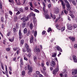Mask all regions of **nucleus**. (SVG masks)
Segmentation results:
<instances>
[{"instance_id":"obj_23","label":"nucleus","mask_w":77,"mask_h":77,"mask_svg":"<svg viewBox=\"0 0 77 77\" xmlns=\"http://www.w3.org/2000/svg\"><path fill=\"white\" fill-rule=\"evenodd\" d=\"M45 17L46 19H48V18H49V15L48 14H46L45 16Z\"/></svg>"},{"instance_id":"obj_1","label":"nucleus","mask_w":77,"mask_h":77,"mask_svg":"<svg viewBox=\"0 0 77 77\" xmlns=\"http://www.w3.org/2000/svg\"><path fill=\"white\" fill-rule=\"evenodd\" d=\"M65 2L66 3V6L67 8V11H70V9H71V5H70V4H69V2L67 1V0H65Z\"/></svg>"},{"instance_id":"obj_21","label":"nucleus","mask_w":77,"mask_h":77,"mask_svg":"<svg viewBox=\"0 0 77 77\" xmlns=\"http://www.w3.org/2000/svg\"><path fill=\"white\" fill-rule=\"evenodd\" d=\"M25 47L26 49H28L29 48V45H28L27 44H25Z\"/></svg>"},{"instance_id":"obj_48","label":"nucleus","mask_w":77,"mask_h":77,"mask_svg":"<svg viewBox=\"0 0 77 77\" xmlns=\"http://www.w3.org/2000/svg\"><path fill=\"white\" fill-rule=\"evenodd\" d=\"M1 21L2 22H3L4 21V18L2 17H1Z\"/></svg>"},{"instance_id":"obj_5","label":"nucleus","mask_w":77,"mask_h":77,"mask_svg":"<svg viewBox=\"0 0 77 77\" xmlns=\"http://www.w3.org/2000/svg\"><path fill=\"white\" fill-rule=\"evenodd\" d=\"M59 71V67H57L56 69L54 70L53 71V74L54 75H56V73L58 72Z\"/></svg>"},{"instance_id":"obj_33","label":"nucleus","mask_w":77,"mask_h":77,"mask_svg":"<svg viewBox=\"0 0 77 77\" xmlns=\"http://www.w3.org/2000/svg\"><path fill=\"white\" fill-rule=\"evenodd\" d=\"M26 23L25 22L23 23L22 24V27L23 28H24V27L26 26Z\"/></svg>"},{"instance_id":"obj_61","label":"nucleus","mask_w":77,"mask_h":77,"mask_svg":"<svg viewBox=\"0 0 77 77\" xmlns=\"http://www.w3.org/2000/svg\"><path fill=\"white\" fill-rule=\"evenodd\" d=\"M26 2V0H23V4H25Z\"/></svg>"},{"instance_id":"obj_32","label":"nucleus","mask_w":77,"mask_h":77,"mask_svg":"<svg viewBox=\"0 0 77 77\" xmlns=\"http://www.w3.org/2000/svg\"><path fill=\"white\" fill-rule=\"evenodd\" d=\"M30 31H28L27 33V36H29V35H30Z\"/></svg>"},{"instance_id":"obj_2","label":"nucleus","mask_w":77,"mask_h":77,"mask_svg":"<svg viewBox=\"0 0 77 77\" xmlns=\"http://www.w3.org/2000/svg\"><path fill=\"white\" fill-rule=\"evenodd\" d=\"M27 69L29 70L28 71V74L29 75L31 74V73L32 72V71L33 70V67L31 66H30L29 65H28L27 66Z\"/></svg>"},{"instance_id":"obj_8","label":"nucleus","mask_w":77,"mask_h":77,"mask_svg":"<svg viewBox=\"0 0 77 77\" xmlns=\"http://www.w3.org/2000/svg\"><path fill=\"white\" fill-rule=\"evenodd\" d=\"M69 14L71 17L72 18H75V17H74V16L73 15V14H72V11H69Z\"/></svg>"},{"instance_id":"obj_12","label":"nucleus","mask_w":77,"mask_h":77,"mask_svg":"<svg viewBox=\"0 0 77 77\" xmlns=\"http://www.w3.org/2000/svg\"><path fill=\"white\" fill-rule=\"evenodd\" d=\"M34 51L36 53H39L40 51L39 48H38L37 47H35V51Z\"/></svg>"},{"instance_id":"obj_7","label":"nucleus","mask_w":77,"mask_h":77,"mask_svg":"<svg viewBox=\"0 0 77 77\" xmlns=\"http://www.w3.org/2000/svg\"><path fill=\"white\" fill-rule=\"evenodd\" d=\"M59 9L58 8H55V9L54 10V12L55 14H57L58 13H59Z\"/></svg>"},{"instance_id":"obj_58","label":"nucleus","mask_w":77,"mask_h":77,"mask_svg":"<svg viewBox=\"0 0 77 77\" xmlns=\"http://www.w3.org/2000/svg\"><path fill=\"white\" fill-rule=\"evenodd\" d=\"M13 30L14 32H16V28H13Z\"/></svg>"},{"instance_id":"obj_53","label":"nucleus","mask_w":77,"mask_h":77,"mask_svg":"<svg viewBox=\"0 0 77 77\" xmlns=\"http://www.w3.org/2000/svg\"><path fill=\"white\" fill-rule=\"evenodd\" d=\"M43 74L45 76H46V75H47V73H46V72H43Z\"/></svg>"},{"instance_id":"obj_36","label":"nucleus","mask_w":77,"mask_h":77,"mask_svg":"<svg viewBox=\"0 0 77 77\" xmlns=\"http://www.w3.org/2000/svg\"><path fill=\"white\" fill-rule=\"evenodd\" d=\"M25 71L24 70H23L22 72V75H25Z\"/></svg>"},{"instance_id":"obj_4","label":"nucleus","mask_w":77,"mask_h":77,"mask_svg":"<svg viewBox=\"0 0 77 77\" xmlns=\"http://www.w3.org/2000/svg\"><path fill=\"white\" fill-rule=\"evenodd\" d=\"M67 26L68 27L67 29L69 30H72V29H73V26H72V24H70L69 25V24H67Z\"/></svg>"},{"instance_id":"obj_57","label":"nucleus","mask_w":77,"mask_h":77,"mask_svg":"<svg viewBox=\"0 0 77 77\" xmlns=\"http://www.w3.org/2000/svg\"><path fill=\"white\" fill-rule=\"evenodd\" d=\"M9 69L10 71H12V67L11 66H10L9 67Z\"/></svg>"},{"instance_id":"obj_41","label":"nucleus","mask_w":77,"mask_h":77,"mask_svg":"<svg viewBox=\"0 0 77 77\" xmlns=\"http://www.w3.org/2000/svg\"><path fill=\"white\" fill-rule=\"evenodd\" d=\"M26 49H27V52H31V50L30 49L28 48Z\"/></svg>"},{"instance_id":"obj_63","label":"nucleus","mask_w":77,"mask_h":77,"mask_svg":"<svg viewBox=\"0 0 77 77\" xmlns=\"http://www.w3.org/2000/svg\"><path fill=\"white\" fill-rule=\"evenodd\" d=\"M39 77H44V76H43V75L40 74L39 75Z\"/></svg>"},{"instance_id":"obj_19","label":"nucleus","mask_w":77,"mask_h":77,"mask_svg":"<svg viewBox=\"0 0 77 77\" xmlns=\"http://www.w3.org/2000/svg\"><path fill=\"white\" fill-rule=\"evenodd\" d=\"M14 39H15V38L14 37H13L12 38H10L9 41H10V42H13V41H14Z\"/></svg>"},{"instance_id":"obj_47","label":"nucleus","mask_w":77,"mask_h":77,"mask_svg":"<svg viewBox=\"0 0 77 77\" xmlns=\"http://www.w3.org/2000/svg\"><path fill=\"white\" fill-rule=\"evenodd\" d=\"M6 50L7 51H10V50H11V49H10V48H6Z\"/></svg>"},{"instance_id":"obj_51","label":"nucleus","mask_w":77,"mask_h":77,"mask_svg":"<svg viewBox=\"0 0 77 77\" xmlns=\"http://www.w3.org/2000/svg\"><path fill=\"white\" fill-rule=\"evenodd\" d=\"M74 48H77V44H75L74 45Z\"/></svg>"},{"instance_id":"obj_44","label":"nucleus","mask_w":77,"mask_h":77,"mask_svg":"<svg viewBox=\"0 0 77 77\" xmlns=\"http://www.w3.org/2000/svg\"><path fill=\"white\" fill-rule=\"evenodd\" d=\"M35 73L37 75H39V74H40V72H39V71H36L35 72Z\"/></svg>"},{"instance_id":"obj_59","label":"nucleus","mask_w":77,"mask_h":77,"mask_svg":"<svg viewBox=\"0 0 77 77\" xmlns=\"http://www.w3.org/2000/svg\"><path fill=\"white\" fill-rule=\"evenodd\" d=\"M24 60H26V61H27V60H28V59L26 57H24Z\"/></svg>"},{"instance_id":"obj_28","label":"nucleus","mask_w":77,"mask_h":77,"mask_svg":"<svg viewBox=\"0 0 77 77\" xmlns=\"http://www.w3.org/2000/svg\"><path fill=\"white\" fill-rule=\"evenodd\" d=\"M72 3L74 5H76V3H75V2L74 0H72Z\"/></svg>"},{"instance_id":"obj_39","label":"nucleus","mask_w":77,"mask_h":77,"mask_svg":"<svg viewBox=\"0 0 77 77\" xmlns=\"http://www.w3.org/2000/svg\"><path fill=\"white\" fill-rule=\"evenodd\" d=\"M2 3L1 2L0 3V9H2Z\"/></svg>"},{"instance_id":"obj_45","label":"nucleus","mask_w":77,"mask_h":77,"mask_svg":"<svg viewBox=\"0 0 77 77\" xmlns=\"http://www.w3.org/2000/svg\"><path fill=\"white\" fill-rule=\"evenodd\" d=\"M73 27L75 28H76L77 27V25L75 24H73Z\"/></svg>"},{"instance_id":"obj_64","label":"nucleus","mask_w":77,"mask_h":77,"mask_svg":"<svg viewBox=\"0 0 77 77\" xmlns=\"http://www.w3.org/2000/svg\"><path fill=\"white\" fill-rule=\"evenodd\" d=\"M20 14V11H18L17 13H16V15H19V14Z\"/></svg>"},{"instance_id":"obj_54","label":"nucleus","mask_w":77,"mask_h":77,"mask_svg":"<svg viewBox=\"0 0 77 77\" xmlns=\"http://www.w3.org/2000/svg\"><path fill=\"white\" fill-rule=\"evenodd\" d=\"M42 67V69H43V70H44L45 71V70H46V67H45V66H43V67Z\"/></svg>"},{"instance_id":"obj_18","label":"nucleus","mask_w":77,"mask_h":77,"mask_svg":"<svg viewBox=\"0 0 77 77\" xmlns=\"http://www.w3.org/2000/svg\"><path fill=\"white\" fill-rule=\"evenodd\" d=\"M43 10L44 12H45V13H47V12H48L47 11V10H46L45 7H43Z\"/></svg>"},{"instance_id":"obj_6","label":"nucleus","mask_w":77,"mask_h":77,"mask_svg":"<svg viewBox=\"0 0 77 77\" xmlns=\"http://www.w3.org/2000/svg\"><path fill=\"white\" fill-rule=\"evenodd\" d=\"M77 74V69H73L72 71V75H75Z\"/></svg>"},{"instance_id":"obj_10","label":"nucleus","mask_w":77,"mask_h":77,"mask_svg":"<svg viewBox=\"0 0 77 77\" xmlns=\"http://www.w3.org/2000/svg\"><path fill=\"white\" fill-rule=\"evenodd\" d=\"M72 57L74 62H77V57L75 55H73Z\"/></svg>"},{"instance_id":"obj_35","label":"nucleus","mask_w":77,"mask_h":77,"mask_svg":"<svg viewBox=\"0 0 77 77\" xmlns=\"http://www.w3.org/2000/svg\"><path fill=\"white\" fill-rule=\"evenodd\" d=\"M33 11H34V12H37L38 13L39 12V10L36 9L34 10Z\"/></svg>"},{"instance_id":"obj_52","label":"nucleus","mask_w":77,"mask_h":77,"mask_svg":"<svg viewBox=\"0 0 77 77\" xmlns=\"http://www.w3.org/2000/svg\"><path fill=\"white\" fill-rule=\"evenodd\" d=\"M29 57H31V53H29V54L27 55Z\"/></svg>"},{"instance_id":"obj_30","label":"nucleus","mask_w":77,"mask_h":77,"mask_svg":"<svg viewBox=\"0 0 77 77\" xmlns=\"http://www.w3.org/2000/svg\"><path fill=\"white\" fill-rule=\"evenodd\" d=\"M16 29H18L19 28V24H18V23H17L16 24Z\"/></svg>"},{"instance_id":"obj_29","label":"nucleus","mask_w":77,"mask_h":77,"mask_svg":"<svg viewBox=\"0 0 77 77\" xmlns=\"http://www.w3.org/2000/svg\"><path fill=\"white\" fill-rule=\"evenodd\" d=\"M48 32L49 33L50 32H51V31H52V29H51V28H49L48 29Z\"/></svg>"},{"instance_id":"obj_62","label":"nucleus","mask_w":77,"mask_h":77,"mask_svg":"<svg viewBox=\"0 0 77 77\" xmlns=\"http://www.w3.org/2000/svg\"><path fill=\"white\" fill-rule=\"evenodd\" d=\"M9 13L11 15H12V12L11 11H9Z\"/></svg>"},{"instance_id":"obj_55","label":"nucleus","mask_w":77,"mask_h":77,"mask_svg":"<svg viewBox=\"0 0 77 77\" xmlns=\"http://www.w3.org/2000/svg\"><path fill=\"white\" fill-rule=\"evenodd\" d=\"M64 13L66 14H68V11L65 10H64Z\"/></svg>"},{"instance_id":"obj_15","label":"nucleus","mask_w":77,"mask_h":77,"mask_svg":"<svg viewBox=\"0 0 77 77\" xmlns=\"http://www.w3.org/2000/svg\"><path fill=\"white\" fill-rule=\"evenodd\" d=\"M30 43H33V42L34 41V39H33V37H32L30 38Z\"/></svg>"},{"instance_id":"obj_25","label":"nucleus","mask_w":77,"mask_h":77,"mask_svg":"<svg viewBox=\"0 0 77 77\" xmlns=\"http://www.w3.org/2000/svg\"><path fill=\"white\" fill-rule=\"evenodd\" d=\"M33 23H34V24H36V23H37V20H36V18H35L33 20Z\"/></svg>"},{"instance_id":"obj_17","label":"nucleus","mask_w":77,"mask_h":77,"mask_svg":"<svg viewBox=\"0 0 77 77\" xmlns=\"http://www.w3.org/2000/svg\"><path fill=\"white\" fill-rule=\"evenodd\" d=\"M61 4L63 6V9H65V4L64 3V2L63 1H61Z\"/></svg>"},{"instance_id":"obj_42","label":"nucleus","mask_w":77,"mask_h":77,"mask_svg":"<svg viewBox=\"0 0 77 77\" xmlns=\"http://www.w3.org/2000/svg\"><path fill=\"white\" fill-rule=\"evenodd\" d=\"M42 4L43 5V7H45L46 6L45 5V2H42Z\"/></svg>"},{"instance_id":"obj_40","label":"nucleus","mask_w":77,"mask_h":77,"mask_svg":"<svg viewBox=\"0 0 77 77\" xmlns=\"http://www.w3.org/2000/svg\"><path fill=\"white\" fill-rule=\"evenodd\" d=\"M37 35V32L35 31L34 32V36L35 37V36H36V35Z\"/></svg>"},{"instance_id":"obj_27","label":"nucleus","mask_w":77,"mask_h":77,"mask_svg":"<svg viewBox=\"0 0 77 77\" xmlns=\"http://www.w3.org/2000/svg\"><path fill=\"white\" fill-rule=\"evenodd\" d=\"M34 59L35 62H36L37 60V57H36V56H34Z\"/></svg>"},{"instance_id":"obj_37","label":"nucleus","mask_w":77,"mask_h":77,"mask_svg":"<svg viewBox=\"0 0 77 77\" xmlns=\"http://www.w3.org/2000/svg\"><path fill=\"white\" fill-rule=\"evenodd\" d=\"M14 20L15 22L17 21L18 20V19H17V17H15Z\"/></svg>"},{"instance_id":"obj_49","label":"nucleus","mask_w":77,"mask_h":77,"mask_svg":"<svg viewBox=\"0 0 77 77\" xmlns=\"http://www.w3.org/2000/svg\"><path fill=\"white\" fill-rule=\"evenodd\" d=\"M21 44H23L24 42V40H22L21 41Z\"/></svg>"},{"instance_id":"obj_13","label":"nucleus","mask_w":77,"mask_h":77,"mask_svg":"<svg viewBox=\"0 0 77 77\" xmlns=\"http://www.w3.org/2000/svg\"><path fill=\"white\" fill-rule=\"evenodd\" d=\"M19 35L20 39H21L22 38V35H21V31L20 30H19Z\"/></svg>"},{"instance_id":"obj_22","label":"nucleus","mask_w":77,"mask_h":77,"mask_svg":"<svg viewBox=\"0 0 77 77\" xmlns=\"http://www.w3.org/2000/svg\"><path fill=\"white\" fill-rule=\"evenodd\" d=\"M29 27H30L31 30H32V29L33 27V24H32V23H31L30 24V25H29Z\"/></svg>"},{"instance_id":"obj_20","label":"nucleus","mask_w":77,"mask_h":77,"mask_svg":"<svg viewBox=\"0 0 77 77\" xmlns=\"http://www.w3.org/2000/svg\"><path fill=\"white\" fill-rule=\"evenodd\" d=\"M51 17H52L53 20H54L56 18V17L54 15H52V14H51Z\"/></svg>"},{"instance_id":"obj_60","label":"nucleus","mask_w":77,"mask_h":77,"mask_svg":"<svg viewBox=\"0 0 77 77\" xmlns=\"http://www.w3.org/2000/svg\"><path fill=\"white\" fill-rule=\"evenodd\" d=\"M45 31H43L42 32V35H45Z\"/></svg>"},{"instance_id":"obj_16","label":"nucleus","mask_w":77,"mask_h":77,"mask_svg":"<svg viewBox=\"0 0 77 77\" xmlns=\"http://www.w3.org/2000/svg\"><path fill=\"white\" fill-rule=\"evenodd\" d=\"M67 74V72H66V71H64L63 72V75L64 76V77H67L68 75H67L66 74Z\"/></svg>"},{"instance_id":"obj_24","label":"nucleus","mask_w":77,"mask_h":77,"mask_svg":"<svg viewBox=\"0 0 77 77\" xmlns=\"http://www.w3.org/2000/svg\"><path fill=\"white\" fill-rule=\"evenodd\" d=\"M30 17H35V14L33 13H31L29 14Z\"/></svg>"},{"instance_id":"obj_26","label":"nucleus","mask_w":77,"mask_h":77,"mask_svg":"<svg viewBox=\"0 0 77 77\" xmlns=\"http://www.w3.org/2000/svg\"><path fill=\"white\" fill-rule=\"evenodd\" d=\"M56 53H54V54H52L51 55L52 57H54L56 56Z\"/></svg>"},{"instance_id":"obj_31","label":"nucleus","mask_w":77,"mask_h":77,"mask_svg":"<svg viewBox=\"0 0 77 77\" xmlns=\"http://www.w3.org/2000/svg\"><path fill=\"white\" fill-rule=\"evenodd\" d=\"M20 64L21 65H23L24 63H23V60H22V59H20Z\"/></svg>"},{"instance_id":"obj_14","label":"nucleus","mask_w":77,"mask_h":77,"mask_svg":"<svg viewBox=\"0 0 77 77\" xmlns=\"http://www.w3.org/2000/svg\"><path fill=\"white\" fill-rule=\"evenodd\" d=\"M5 73L7 74L6 75L7 77H9V75L7 74L8 73V68H7V66L6 65V67H5Z\"/></svg>"},{"instance_id":"obj_3","label":"nucleus","mask_w":77,"mask_h":77,"mask_svg":"<svg viewBox=\"0 0 77 77\" xmlns=\"http://www.w3.org/2000/svg\"><path fill=\"white\" fill-rule=\"evenodd\" d=\"M29 20V17L28 16H27L26 18V16H24L21 19V20H22L23 22L27 21H28Z\"/></svg>"},{"instance_id":"obj_9","label":"nucleus","mask_w":77,"mask_h":77,"mask_svg":"<svg viewBox=\"0 0 77 77\" xmlns=\"http://www.w3.org/2000/svg\"><path fill=\"white\" fill-rule=\"evenodd\" d=\"M69 38L72 42H74L75 41V38L74 37L71 36L69 37Z\"/></svg>"},{"instance_id":"obj_50","label":"nucleus","mask_w":77,"mask_h":77,"mask_svg":"<svg viewBox=\"0 0 77 77\" xmlns=\"http://www.w3.org/2000/svg\"><path fill=\"white\" fill-rule=\"evenodd\" d=\"M48 6L49 8H50V7L51 6V4H49L48 5Z\"/></svg>"},{"instance_id":"obj_46","label":"nucleus","mask_w":77,"mask_h":77,"mask_svg":"<svg viewBox=\"0 0 77 77\" xmlns=\"http://www.w3.org/2000/svg\"><path fill=\"white\" fill-rule=\"evenodd\" d=\"M19 11L22 12H23V9L22 8L19 9Z\"/></svg>"},{"instance_id":"obj_56","label":"nucleus","mask_w":77,"mask_h":77,"mask_svg":"<svg viewBox=\"0 0 77 77\" xmlns=\"http://www.w3.org/2000/svg\"><path fill=\"white\" fill-rule=\"evenodd\" d=\"M30 6L31 8L33 7V5H32V2H30Z\"/></svg>"},{"instance_id":"obj_34","label":"nucleus","mask_w":77,"mask_h":77,"mask_svg":"<svg viewBox=\"0 0 77 77\" xmlns=\"http://www.w3.org/2000/svg\"><path fill=\"white\" fill-rule=\"evenodd\" d=\"M51 63L53 65H56V63L54 61L52 60L51 61Z\"/></svg>"},{"instance_id":"obj_43","label":"nucleus","mask_w":77,"mask_h":77,"mask_svg":"<svg viewBox=\"0 0 77 77\" xmlns=\"http://www.w3.org/2000/svg\"><path fill=\"white\" fill-rule=\"evenodd\" d=\"M27 29L26 28L24 30V33H27Z\"/></svg>"},{"instance_id":"obj_38","label":"nucleus","mask_w":77,"mask_h":77,"mask_svg":"<svg viewBox=\"0 0 77 77\" xmlns=\"http://www.w3.org/2000/svg\"><path fill=\"white\" fill-rule=\"evenodd\" d=\"M65 29V27H63L61 29V31L63 32V31H64Z\"/></svg>"},{"instance_id":"obj_11","label":"nucleus","mask_w":77,"mask_h":77,"mask_svg":"<svg viewBox=\"0 0 77 77\" xmlns=\"http://www.w3.org/2000/svg\"><path fill=\"white\" fill-rule=\"evenodd\" d=\"M56 48H57L58 51H60V52H61L62 51V49L60 48L59 46L57 45V47H56Z\"/></svg>"}]
</instances>
